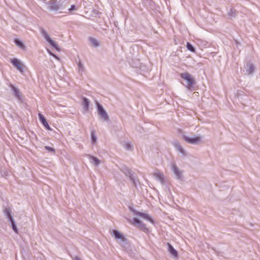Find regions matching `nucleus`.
<instances>
[{
	"mask_svg": "<svg viewBox=\"0 0 260 260\" xmlns=\"http://www.w3.org/2000/svg\"><path fill=\"white\" fill-rule=\"evenodd\" d=\"M134 215H138L146 220L150 221L151 223L153 224L154 221L151 217L147 213H142L138 212L136 211H133Z\"/></svg>",
	"mask_w": 260,
	"mask_h": 260,
	"instance_id": "10",
	"label": "nucleus"
},
{
	"mask_svg": "<svg viewBox=\"0 0 260 260\" xmlns=\"http://www.w3.org/2000/svg\"><path fill=\"white\" fill-rule=\"evenodd\" d=\"M91 141H92V142L94 143L96 142V136H95L94 133L93 132H91Z\"/></svg>",
	"mask_w": 260,
	"mask_h": 260,
	"instance_id": "30",
	"label": "nucleus"
},
{
	"mask_svg": "<svg viewBox=\"0 0 260 260\" xmlns=\"http://www.w3.org/2000/svg\"><path fill=\"white\" fill-rule=\"evenodd\" d=\"M3 211H4V214L7 217V218L8 217H9L11 215H12V214H11V210L10 208H5L4 209Z\"/></svg>",
	"mask_w": 260,
	"mask_h": 260,
	"instance_id": "24",
	"label": "nucleus"
},
{
	"mask_svg": "<svg viewBox=\"0 0 260 260\" xmlns=\"http://www.w3.org/2000/svg\"><path fill=\"white\" fill-rule=\"evenodd\" d=\"M45 148L47 150H48L49 152H52V153H54L55 152V149L53 148H52V147H49V146H45Z\"/></svg>",
	"mask_w": 260,
	"mask_h": 260,
	"instance_id": "31",
	"label": "nucleus"
},
{
	"mask_svg": "<svg viewBox=\"0 0 260 260\" xmlns=\"http://www.w3.org/2000/svg\"><path fill=\"white\" fill-rule=\"evenodd\" d=\"M74 260H81V259L80 258H79L78 257H75Z\"/></svg>",
	"mask_w": 260,
	"mask_h": 260,
	"instance_id": "36",
	"label": "nucleus"
},
{
	"mask_svg": "<svg viewBox=\"0 0 260 260\" xmlns=\"http://www.w3.org/2000/svg\"><path fill=\"white\" fill-rule=\"evenodd\" d=\"M131 223L135 226L139 227L145 232L148 231L145 225L137 217H134Z\"/></svg>",
	"mask_w": 260,
	"mask_h": 260,
	"instance_id": "9",
	"label": "nucleus"
},
{
	"mask_svg": "<svg viewBox=\"0 0 260 260\" xmlns=\"http://www.w3.org/2000/svg\"><path fill=\"white\" fill-rule=\"evenodd\" d=\"M90 104L89 100L86 98H83L82 104L83 106V108L85 110L88 111L89 108V106Z\"/></svg>",
	"mask_w": 260,
	"mask_h": 260,
	"instance_id": "20",
	"label": "nucleus"
},
{
	"mask_svg": "<svg viewBox=\"0 0 260 260\" xmlns=\"http://www.w3.org/2000/svg\"><path fill=\"white\" fill-rule=\"evenodd\" d=\"M39 116L40 121H41L42 124L44 125V126L45 127V128L49 131H51V128L50 127V126L49 125V124H48L47 122L46 121V120L45 118L44 117V116L41 113H39Z\"/></svg>",
	"mask_w": 260,
	"mask_h": 260,
	"instance_id": "14",
	"label": "nucleus"
},
{
	"mask_svg": "<svg viewBox=\"0 0 260 260\" xmlns=\"http://www.w3.org/2000/svg\"><path fill=\"white\" fill-rule=\"evenodd\" d=\"M123 145L124 148L127 150H132L133 147V146L129 142H124Z\"/></svg>",
	"mask_w": 260,
	"mask_h": 260,
	"instance_id": "23",
	"label": "nucleus"
},
{
	"mask_svg": "<svg viewBox=\"0 0 260 260\" xmlns=\"http://www.w3.org/2000/svg\"><path fill=\"white\" fill-rule=\"evenodd\" d=\"M112 234L118 241V243L122 246L123 244L126 241L123 235L117 230H113Z\"/></svg>",
	"mask_w": 260,
	"mask_h": 260,
	"instance_id": "7",
	"label": "nucleus"
},
{
	"mask_svg": "<svg viewBox=\"0 0 260 260\" xmlns=\"http://www.w3.org/2000/svg\"><path fill=\"white\" fill-rule=\"evenodd\" d=\"M126 176L129 177L131 180L133 181V184L135 187L137 186L138 184L139 183V180L134 178L132 177V172L130 170H127V172L124 173Z\"/></svg>",
	"mask_w": 260,
	"mask_h": 260,
	"instance_id": "16",
	"label": "nucleus"
},
{
	"mask_svg": "<svg viewBox=\"0 0 260 260\" xmlns=\"http://www.w3.org/2000/svg\"><path fill=\"white\" fill-rule=\"evenodd\" d=\"M42 35L44 39L55 49L58 50L59 48L56 43L53 41L50 37L48 34L45 30H43L42 31Z\"/></svg>",
	"mask_w": 260,
	"mask_h": 260,
	"instance_id": "8",
	"label": "nucleus"
},
{
	"mask_svg": "<svg viewBox=\"0 0 260 260\" xmlns=\"http://www.w3.org/2000/svg\"><path fill=\"white\" fill-rule=\"evenodd\" d=\"M7 218L8 219V220L11 222L12 221H14V219L12 216V215H11L9 217H8Z\"/></svg>",
	"mask_w": 260,
	"mask_h": 260,
	"instance_id": "34",
	"label": "nucleus"
},
{
	"mask_svg": "<svg viewBox=\"0 0 260 260\" xmlns=\"http://www.w3.org/2000/svg\"><path fill=\"white\" fill-rule=\"evenodd\" d=\"M78 69H79V72H82L84 71V66L80 61L78 63Z\"/></svg>",
	"mask_w": 260,
	"mask_h": 260,
	"instance_id": "29",
	"label": "nucleus"
},
{
	"mask_svg": "<svg viewBox=\"0 0 260 260\" xmlns=\"http://www.w3.org/2000/svg\"><path fill=\"white\" fill-rule=\"evenodd\" d=\"M76 9H76V6H75V5H72L71 6V8H69V9H68V10H69V11L70 12H72V11H73L76 10Z\"/></svg>",
	"mask_w": 260,
	"mask_h": 260,
	"instance_id": "33",
	"label": "nucleus"
},
{
	"mask_svg": "<svg viewBox=\"0 0 260 260\" xmlns=\"http://www.w3.org/2000/svg\"><path fill=\"white\" fill-rule=\"evenodd\" d=\"M91 46L93 47H98L100 46L99 42L95 39L90 38L89 39Z\"/></svg>",
	"mask_w": 260,
	"mask_h": 260,
	"instance_id": "19",
	"label": "nucleus"
},
{
	"mask_svg": "<svg viewBox=\"0 0 260 260\" xmlns=\"http://www.w3.org/2000/svg\"><path fill=\"white\" fill-rule=\"evenodd\" d=\"M87 156L89 159L90 162L94 167H98L101 164V160L99 159L98 157L89 154H87Z\"/></svg>",
	"mask_w": 260,
	"mask_h": 260,
	"instance_id": "11",
	"label": "nucleus"
},
{
	"mask_svg": "<svg viewBox=\"0 0 260 260\" xmlns=\"http://www.w3.org/2000/svg\"><path fill=\"white\" fill-rule=\"evenodd\" d=\"M246 73L247 75L252 74L254 71V66L251 63L248 62L244 67Z\"/></svg>",
	"mask_w": 260,
	"mask_h": 260,
	"instance_id": "12",
	"label": "nucleus"
},
{
	"mask_svg": "<svg viewBox=\"0 0 260 260\" xmlns=\"http://www.w3.org/2000/svg\"><path fill=\"white\" fill-rule=\"evenodd\" d=\"M3 211H4V214L7 217V218L8 217H9L11 215H12V214H11V210L10 208H5L4 209Z\"/></svg>",
	"mask_w": 260,
	"mask_h": 260,
	"instance_id": "26",
	"label": "nucleus"
},
{
	"mask_svg": "<svg viewBox=\"0 0 260 260\" xmlns=\"http://www.w3.org/2000/svg\"><path fill=\"white\" fill-rule=\"evenodd\" d=\"M174 146L176 150L178 151L179 153H181L182 155H186L185 150L178 142L175 143Z\"/></svg>",
	"mask_w": 260,
	"mask_h": 260,
	"instance_id": "15",
	"label": "nucleus"
},
{
	"mask_svg": "<svg viewBox=\"0 0 260 260\" xmlns=\"http://www.w3.org/2000/svg\"><path fill=\"white\" fill-rule=\"evenodd\" d=\"M180 76L186 81L185 86L188 89H190L192 85L195 84V80L190 74L188 73H182Z\"/></svg>",
	"mask_w": 260,
	"mask_h": 260,
	"instance_id": "3",
	"label": "nucleus"
},
{
	"mask_svg": "<svg viewBox=\"0 0 260 260\" xmlns=\"http://www.w3.org/2000/svg\"><path fill=\"white\" fill-rule=\"evenodd\" d=\"M237 11L233 8H230L228 11V15L229 17L231 18L235 17L237 16Z\"/></svg>",
	"mask_w": 260,
	"mask_h": 260,
	"instance_id": "18",
	"label": "nucleus"
},
{
	"mask_svg": "<svg viewBox=\"0 0 260 260\" xmlns=\"http://www.w3.org/2000/svg\"><path fill=\"white\" fill-rule=\"evenodd\" d=\"M130 210H132V211L133 212L134 210H132V208H130Z\"/></svg>",
	"mask_w": 260,
	"mask_h": 260,
	"instance_id": "37",
	"label": "nucleus"
},
{
	"mask_svg": "<svg viewBox=\"0 0 260 260\" xmlns=\"http://www.w3.org/2000/svg\"><path fill=\"white\" fill-rule=\"evenodd\" d=\"M171 170L174 174L175 177L178 179L181 180L183 178V171L180 169L175 164H172Z\"/></svg>",
	"mask_w": 260,
	"mask_h": 260,
	"instance_id": "5",
	"label": "nucleus"
},
{
	"mask_svg": "<svg viewBox=\"0 0 260 260\" xmlns=\"http://www.w3.org/2000/svg\"><path fill=\"white\" fill-rule=\"evenodd\" d=\"M48 53L53 56L54 57H55L56 59H57L58 60H60V58L57 56H56L55 54H54V53H53L50 50H48Z\"/></svg>",
	"mask_w": 260,
	"mask_h": 260,
	"instance_id": "32",
	"label": "nucleus"
},
{
	"mask_svg": "<svg viewBox=\"0 0 260 260\" xmlns=\"http://www.w3.org/2000/svg\"><path fill=\"white\" fill-rule=\"evenodd\" d=\"M11 88L13 90L14 94H15V95L19 99H20V92H19V90L18 88H16L15 86H14L13 85H11Z\"/></svg>",
	"mask_w": 260,
	"mask_h": 260,
	"instance_id": "22",
	"label": "nucleus"
},
{
	"mask_svg": "<svg viewBox=\"0 0 260 260\" xmlns=\"http://www.w3.org/2000/svg\"><path fill=\"white\" fill-rule=\"evenodd\" d=\"M14 42H15V45L16 46H17L18 47H19L20 48L23 49V50L25 49V45L19 40H18V39L15 40Z\"/></svg>",
	"mask_w": 260,
	"mask_h": 260,
	"instance_id": "21",
	"label": "nucleus"
},
{
	"mask_svg": "<svg viewBox=\"0 0 260 260\" xmlns=\"http://www.w3.org/2000/svg\"><path fill=\"white\" fill-rule=\"evenodd\" d=\"M10 223L11 224V227H12L13 230L14 231V232L16 234H18V230L17 228V226L16 225L15 221H12Z\"/></svg>",
	"mask_w": 260,
	"mask_h": 260,
	"instance_id": "27",
	"label": "nucleus"
},
{
	"mask_svg": "<svg viewBox=\"0 0 260 260\" xmlns=\"http://www.w3.org/2000/svg\"><path fill=\"white\" fill-rule=\"evenodd\" d=\"M168 251L169 252L175 257H178L177 251L173 248V247L170 244L168 243Z\"/></svg>",
	"mask_w": 260,
	"mask_h": 260,
	"instance_id": "17",
	"label": "nucleus"
},
{
	"mask_svg": "<svg viewBox=\"0 0 260 260\" xmlns=\"http://www.w3.org/2000/svg\"><path fill=\"white\" fill-rule=\"evenodd\" d=\"M186 47H187V49L189 50V51H190L192 52H195L194 48L193 47V46L190 43H188V42L187 43Z\"/></svg>",
	"mask_w": 260,
	"mask_h": 260,
	"instance_id": "28",
	"label": "nucleus"
},
{
	"mask_svg": "<svg viewBox=\"0 0 260 260\" xmlns=\"http://www.w3.org/2000/svg\"><path fill=\"white\" fill-rule=\"evenodd\" d=\"M3 211H4V214L7 217V218L8 217H9L11 215H12V214H11V210L10 208H5L4 209Z\"/></svg>",
	"mask_w": 260,
	"mask_h": 260,
	"instance_id": "25",
	"label": "nucleus"
},
{
	"mask_svg": "<svg viewBox=\"0 0 260 260\" xmlns=\"http://www.w3.org/2000/svg\"><path fill=\"white\" fill-rule=\"evenodd\" d=\"M199 93L198 92H194L193 93V96H198Z\"/></svg>",
	"mask_w": 260,
	"mask_h": 260,
	"instance_id": "35",
	"label": "nucleus"
},
{
	"mask_svg": "<svg viewBox=\"0 0 260 260\" xmlns=\"http://www.w3.org/2000/svg\"><path fill=\"white\" fill-rule=\"evenodd\" d=\"M46 6L47 9L51 11H57L60 7L63 8H66L69 5V0H64L59 5L56 0H50L48 2H46V0H41Z\"/></svg>",
	"mask_w": 260,
	"mask_h": 260,
	"instance_id": "1",
	"label": "nucleus"
},
{
	"mask_svg": "<svg viewBox=\"0 0 260 260\" xmlns=\"http://www.w3.org/2000/svg\"><path fill=\"white\" fill-rule=\"evenodd\" d=\"M11 62L18 71L21 73H23L25 67L21 60L17 58H13L11 60Z\"/></svg>",
	"mask_w": 260,
	"mask_h": 260,
	"instance_id": "6",
	"label": "nucleus"
},
{
	"mask_svg": "<svg viewBox=\"0 0 260 260\" xmlns=\"http://www.w3.org/2000/svg\"><path fill=\"white\" fill-rule=\"evenodd\" d=\"M96 104L98 108V112L101 118L105 121H108L109 120V116L104 109L103 106L98 102H96Z\"/></svg>",
	"mask_w": 260,
	"mask_h": 260,
	"instance_id": "4",
	"label": "nucleus"
},
{
	"mask_svg": "<svg viewBox=\"0 0 260 260\" xmlns=\"http://www.w3.org/2000/svg\"><path fill=\"white\" fill-rule=\"evenodd\" d=\"M154 177L158 180L161 184L164 183V175L158 171H156L153 174Z\"/></svg>",
	"mask_w": 260,
	"mask_h": 260,
	"instance_id": "13",
	"label": "nucleus"
},
{
	"mask_svg": "<svg viewBox=\"0 0 260 260\" xmlns=\"http://www.w3.org/2000/svg\"><path fill=\"white\" fill-rule=\"evenodd\" d=\"M182 138L184 141L190 144L199 145L203 143L202 141L203 137L200 135L191 137L183 134L182 135Z\"/></svg>",
	"mask_w": 260,
	"mask_h": 260,
	"instance_id": "2",
	"label": "nucleus"
}]
</instances>
